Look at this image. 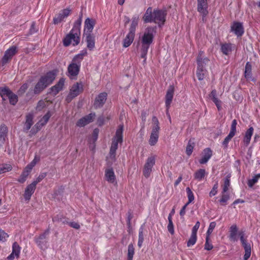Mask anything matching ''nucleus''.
I'll return each mask as SVG.
<instances>
[{
    "instance_id": "obj_61",
    "label": "nucleus",
    "mask_w": 260,
    "mask_h": 260,
    "mask_svg": "<svg viewBox=\"0 0 260 260\" xmlns=\"http://www.w3.org/2000/svg\"><path fill=\"white\" fill-rule=\"evenodd\" d=\"M217 184H215L213 186L212 189L210 192V196H214L217 193Z\"/></svg>"
},
{
    "instance_id": "obj_3",
    "label": "nucleus",
    "mask_w": 260,
    "mask_h": 260,
    "mask_svg": "<svg viewBox=\"0 0 260 260\" xmlns=\"http://www.w3.org/2000/svg\"><path fill=\"white\" fill-rule=\"evenodd\" d=\"M56 77V73L51 71L42 76L35 86L34 93L39 94L48 86L51 84Z\"/></svg>"
},
{
    "instance_id": "obj_16",
    "label": "nucleus",
    "mask_w": 260,
    "mask_h": 260,
    "mask_svg": "<svg viewBox=\"0 0 260 260\" xmlns=\"http://www.w3.org/2000/svg\"><path fill=\"white\" fill-rule=\"evenodd\" d=\"M174 92V87L172 85H170L167 91L165 96V104L167 108V114H168V110L172 103Z\"/></svg>"
},
{
    "instance_id": "obj_44",
    "label": "nucleus",
    "mask_w": 260,
    "mask_h": 260,
    "mask_svg": "<svg viewBox=\"0 0 260 260\" xmlns=\"http://www.w3.org/2000/svg\"><path fill=\"white\" fill-rule=\"evenodd\" d=\"M259 178H260V173L254 176L252 178V179L248 180V186L250 187H252L253 186V185L257 182L258 179Z\"/></svg>"
},
{
    "instance_id": "obj_63",
    "label": "nucleus",
    "mask_w": 260,
    "mask_h": 260,
    "mask_svg": "<svg viewBox=\"0 0 260 260\" xmlns=\"http://www.w3.org/2000/svg\"><path fill=\"white\" fill-rule=\"evenodd\" d=\"M213 102L216 105L218 110H220V108H221V105H220L221 101L217 99L216 100H215L214 101H213Z\"/></svg>"
},
{
    "instance_id": "obj_57",
    "label": "nucleus",
    "mask_w": 260,
    "mask_h": 260,
    "mask_svg": "<svg viewBox=\"0 0 260 260\" xmlns=\"http://www.w3.org/2000/svg\"><path fill=\"white\" fill-rule=\"evenodd\" d=\"M200 222L197 221L192 229V232H191L192 234L197 235V231L200 227Z\"/></svg>"
},
{
    "instance_id": "obj_64",
    "label": "nucleus",
    "mask_w": 260,
    "mask_h": 260,
    "mask_svg": "<svg viewBox=\"0 0 260 260\" xmlns=\"http://www.w3.org/2000/svg\"><path fill=\"white\" fill-rule=\"evenodd\" d=\"M99 131L97 128L94 129L92 135H93V137L94 138V140L97 139L98 134H99Z\"/></svg>"
},
{
    "instance_id": "obj_25",
    "label": "nucleus",
    "mask_w": 260,
    "mask_h": 260,
    "mask_svg": "<svg viewBox=\"0 0 260 260\" xmlns=\"http://www.w3.org/2000/svg\"><path fill=\"white\" fill-rule=\"evenodd\" d=\"M231 29L237 36H241L244 32V29L242 23L234 22L231 26Z\"/></svg>"
},
{
    "instance_id": "obj_6",
    "label": "nucleus",
    "mask_w": 260,
    "mask_h": 260,
    "mask_svg": "<svg viewBox=\"0 0 260 260\" xmlns=\"http://www.w3.org/2000/svg\"><path fill=\"white\" fill-rule=\"evenodd\" d=\"M123 125H120L117 129L116 135L113 139L112 143L110 150V155L112 158H114L115 154L118 148V143L122 142Z\"/></svg>"
},
{
    "instance_id": "obj_58",
    "label": "nucleus",
    "mask_w": 260,
    "mask_h": 260,
    "mask_svg": "<svg viewBox=\"0 0 260 260\" xmlns=\"http://www.w3.org/2000/svg\"><path fill=\"white\" fill-rule=\"evenodd\" d=\"M28 86L27 83H25L23 84L21 87L20 88L19 90V92L21 94H22L25 92L26 89L28 88Z\"/></svg>"
},
{
    "instance_id": "obj_48",
    "label": "nucleus",
    "mask_w": 260,
    "mask_h": 260,
    "mask_svg": "<svg viewBox=\"0 0 260 260\" xmlns=\"http://www.w3.org/2000/svg\"><path fill=\"white\" fill-rule=\"evenodd\" d=\"M229 195L228 193H226V192L223 193V191H222L221 198L219 200V202L221 205H225L226 204V202L229 200Z\"/></svg>"
},
{
    "instance_id": "obj_8",
    "label": "nucleus",
    "mask_w": 260,
    "mask_h": 260,
    "mask_svg": "<svg viewBox=\"0 0 260 260\" xmlns=\"http://www.w3.org/2000/svg\"><path fill=\"white\" fill-rule=\"evenodd\" d=\"M156 158V155H152L147 158L143 169V175L146 178L149 177L152 168L155 164Z\"/></svg>"
},
{
    "instance_id": "obj_10",
    "label": "nucleus",
    "mask_w": 260,
    "mask_h": 260,
    "mask_svg": "<svg viewBox=\"0 0 260 260\" xmlns=\"http://www.w3.org/2000/svg\"><path fill=\"white\" fill-rule=\"evenodd\" d=\"M83 89V85L81 83L77 82L74 84L70 89L69 94L67 97L66 100L67 102L68 103L71 102L73 98L82 92Z\"/></svg>"
},
{
    "instance_id": "obj_26",
    "label": "nucleus",
    "mask_w": 260,
    "mask_h": 260,
    "mask_svg": "<svg viewBox=\"0 0 260 260\" xmlns=\"http://www.w3.org/2000/svg\"><path fill=\"white\" fill-rule=\"evenodd\" d=\"M95 22L93 19L87 18L85 21L84 32L87 34H90L92 32Z\"/></svg>"
},
{
    "instance_id": "obj_55",
    "label": "nucleus",
    "mask_w": 260,
    "mask_h": 260,
    "mask_svg": "<svg viewBox=\"0 0 260 260\" xmlns=\"http://www.w3.org/2000/svg\"><path fill=\"white\" fill-rule=\"evenodd\" d=\"M8 237V235L4 231L0 229V241H5Z\"/></svg>"
},
{
    "instance_id": "obj_62",
    "label": "nucleus",
    "mask_w": 260,
    "mask_h": 260,
    "mask_svg": "<svg viewBox=\"0 0 260 260\" xmlns=\"http://www.w3.org/2000/svg\"><path fill=\"white\" fill-rule=\"evenodd\" d=\"M188 204H186L181 209V210H180V216H183L185 214V209L186 208V207L187 206Z\"/></svg>"
},
{
    "instance_id": "obj_30",
    "label": "nucleus",
    "mask_w": 260,
    "mask_h": 260,
    "mask_svg": "<svg viewBox=\"0 0 260 260\" xmlns=\"http://www.w3.org/2000/svg\"><path fill=\"white\" fill-rule=\"evenodd\" d=\"M64 83V79L63 78L60 79L55 85L51 87L52 93L54 94H57L59 91L62 89Z\"/></svg>"
},
{
    "instance_id": "obj_54",
    "label": "nucleus",
    "mask_w": 260,
    "mask_h": 260,
    "mask_svg": "<svg viewBox=\"0 0 260 260\" xmlns=\"http://www.w3.org/2000/svg\"><path fill=\"white\" fill-rule=\"evenodd\" d=\"M213 248V246L210 243V238L206 237V243L205 244V249L207 250H210Z\"/></svg>"
},
{
    "instance_id": "obj_40",
    "label": "nucleus",
    "mask_w": 260,
    "mask_h": 260,
    "mask_svg": "<svg viewBox=\"0 0 260 260\" xmlns=\"http://www.w3.org/2000/svg\"><path fill=\"white\" fill-rule=\"evenodd\" d=\"M251 70L252 66L250 62L246 63L245 69V77L247 79H250L251 78Z\"/></svg>"
},
{
    "instance_id": "obj_32",
    "label": "nucleus",
    "mask_w": 260,
    "mask_h": 260,
    "mask_svg": "<svg viewBox=\"0 0 260 260\" xmlns=\"http://www.w3.org/2000/svg\"><path fill=\"white\" fill-rule=\"evenodd\" d=\"M254 129L252 127H249L245 133L243 139L244 143L247 146L250 141L251 136L253 135Z\"/></svg>"
},
{
    "instance_id": "obj_27",
    "label": "nucleus",
    "mask_w": 260,
    "mask_h": 260,
    "mask_svg": "<svg viewBox=\"0 0 260 260\" xmlns=\"http://www.w3.org/2000/svg\"><path fill=\"white\" fill-rule=\"evenodd\" d=\"M51 117L49 112H48L35 125V127L38 129H40L43 126L45 125Z\"/></svg>"
},
{
    "instance_id": "obj_4",
    "label": "nucleus",
    "mask_w": 260,
    "mask_h": 260,
    "mask_svg": "<svg viewBox=\"0 0 260 260\" xmlns=\"http://www.w3.org/2000/svg\"><path fill=\"white\" fill-rule=\"evenodd\" d=\"M154 29L152 27H147L141 38V56L145 58L148 49L152 43L153 39Z\"/></svg>"
},
{
    "instance_id": "obj_39",
    "label": "nucleus",
    "mask_w": 260,
    "mask_h": 260,
    "mask_svg": "<svg viewBox=\"0 0 260 260\" xmlns=\"http://www.w3.org/2000/svg\"><path fill=\"white\" fill-rule=\"evenodd\" d=\"M221 51L225 55H228L232 50V45L231 44H224L221 45Z\"/></svg>"
},
{
    "instance_id": "obj_5",
    "label": "nucleus",
    "mask_w": 260,
    "mask_h": 260,
    "mask_svg": "<svg viewBox=\"0 0 260 260\" xmlns=\"http://www.w3.org/2000/svg\"><path fill=\"white\" fill-rule=\"evenodd\" d=\"M87 54L86 51H83L82 53L76 55L73 60L72 62L69 66L68 68L69 76L71 77L76 76L79 72L80 61L83 59V56Z\"/></svg>"
},
{
    "instance_id": "obj_33",
    "label": "nucleus",
    "mask_w": 260,
    "mask_h": 260,
    "mask_svg": "<svg viewBox=\"0 0 260 260\" xmlns=\"http://www.w3.org/2000/svg\"><path fill=\"white\" fill-rule=\"evenodd\" d=\"M139 20V17L138 16H135L132 18V21L131 23V25L129 28V32H131L132 34L135 35V30L136 27L137 26L138 24Z\"/></svg>"
},
{
    "instance_id": "obj_13",
    "label": "nucleus",
    "mask_w": 260,
    "mask_h": 260,
    "mask_svg": "<svg viewBox=\"0 0 260 260\" xmlns=\"http://www.w3.org/2000/svg\"><path fill=\"white\" fill-rule=\"evenodd\" d=\"M237 124V123L236 119H234L232 121L230 132L228 135V136L226 137V138L224 139V141L222 142V145L224 146V148H226L228 147L229 142L231 141L232 138L235 136L236 132Z\"/></svg>"
},
{
    "instance_id": "obj_38",
    "label": "nucleus",
    "mask_w": 260,
    "mask_h": 260,
    "mask_svg": "<svg viewBox=\"0 0 260 260\" xmlns=\"http://www.w3.org/2000/svg\"><path fill=\"white\" fill-rule=\"evenodd\" d=\"M40 156L35 155L34 159L28 164L25 168L28 170L29 171L31 172L32 168L36 166V165L40 161Z\"/></svg>"
},
{
    "instance_id": "obj_17",
    "label": "nucleus",
    "mask_w": 260,
    "mask_h": 260,
    "mask_svg": "<svg viewBox=\"0 0 260 260\" xmlns=\"http://www.w3.org/2000/svg\"><path fill=\"white\" fill-rule=\"evenodd\" d=\"M36 186L35 183H31L28 185L25 189L23 197L25 200L27 201H29L31 198L32 194L34 193Z\"/></svg>"
},
{
    "instance_id": "obj_41",
    "label": "nucleus",
    "mask_w": 260,
    "mask_h": 260,
    "mask_svg": "<svg viewBox=\"0 0 260 260\" xmlns=\"http://www.w3.org/2000/svg\"><path fill=\"white\" fill-rule=\"evenodd\" d=\"M135 253V248L133 244H130L128 246L127 250V260H133Z\"/></svg>"
},
{
    "instance_id": "obj_47",
    "label": "nucleus",
    "mask_w": 260,
    "mask_h": 260,
    "mask_svg": "<svg viewBox=\"0 0 260 260\" xmlns=\"http://www.w3.org/2000/svg\"><path fill=\"white\" fill-rule=\"evenodd\" d=\"M48 104V102L47 101L41 100L38 102L36 109L37 110L40 111L47 106Z\"/></svg>"
},
{
    "instance_id": "obj_20",
    "label": "nucleus",
    "mask_w": 260,
    "mask_h": 260,
    "mask_svg": "<svg viewBox=\"0 0 260 260\" xmlns=\"http://www.w3.org/2000/svg\"><path fill=\"white\" fill-rule=\"evenodd\" d=\"M8 129L5 125L0 126V149L2 148L6 142Z\"/></svg>"
},
{
    "instance_id": "obj_60",
    "label": "nucleus",
    "mask_w": 260,
    "mask_h": 260,
    "mask_svg": "<svg viewBox=\"0 0 260 260\" xmlns=\"http://www.w3.org/2000/svg\"><path fill=\"white\" fill-rule=\"evenodd\" d=\"M69 225L73 228L76 230H78L80 228V224L76 222H71L69 223Z\"/></svg>"
},
{
    "instance_id": "obj_31",
    "label": "nucleus",
    "mask_w": 260,
    "mask_h": 260,
    "mask_svg": "<svg viewBox=\"0 0 260 260\" xmlns=\"http://www.w3.org/2000/svg\"><path fill=\"white\" fill-rule=\"evenodd\" d=\"M135 37V34L128 32L123 41V47H127L133 43Z\"/></svg>"
},
{
    "instance_id": "obj_49",
    "label": "nucleus",
    "mask_w": 260,
    "mask_h": 260,
    "mask_svg": "<svg viewBox=\"0 0 260 260\" xmlns=\"http://www.w3.org/2000/svg\"><path fill=\"white\" fill-rule=\"evenodd\" d=\"M186 191L187 193V197L188 199V201L187 203V204H189L194 200V198L193 194L189 187H187Z\"/></svg>"
},
{
    "instance_id": "obj_11",
    "label": "nucleus",
    "mask_w": 260,
    "mask_h": 260,
    "mask_svg": "<svg viewBox=\"0 0 260 260\" xmlns=\"http://www.w3.org/2000/svg\"><path fill=\"white\" fill-rule=\"evenodd\" d=\"M238 235L240 237L241 242L245 250V254L244 255V260H247L251 255V246L248 243L244 238V232L241 231L238 232Z\"/></svg>"
},
{
    "instance_id": "obj_23",
    "label": "nucleus",
    "mask_w": 260,
    "mask_h": 260,
    "mask_svg": "<svg viewBox=\"0 0 260 260\" xmlns=\"http://www.w3.org/2000/svg\"><path fill=\"white\" fill-rule=\"evenodd\" d=\"M12 249H13L11 254L7 257L8 260H13L15 257L17 258L19 257L20 251V247L17 243L14 242L13 243Z\"/></svg>"
},
{
    "instance_id": "obj_15",
    "label": "nucleus",
    "mask_w": 260,
    "mask_h": 260,
    "mask_svg": "<svg viewBox=\"0 0 260 260\" xmlns=\"http://www.w3.org/2000/svg\"><path fill=\"white\" fill-rule=\"evenodd\" d=\"M95 117V113H90L89 114L80 119L77 122L76 125L78 127H83L92 122Z\"/></svg>"
},
{
    "instance_id": "obj_24",
    "label": "nucleus",
    "mask_w": 260,
    "mask_h": 260,
    "mask_svg": "<svg viewBox=\"0 0 260 260\" xmlns=\"http://www.w3.org/2000/svg\"><path fill=\"white\" fill-rule=\"evenodd\" d=\"M107 94L105 92L100 93L95 99L94 105L96 108H99L104 104L107 99Z\"/></svg>"
},
{
    "instance_id": "obj_51",
    "label": "nucleus",
    "mask_w": 260,
    "mask_h": 260,
    "mask_svg": "<svg viewBox=\"0 0 260 260\" xmlns=\"http://www.w3.org/2000/svg\"><path fill=\"white\" fill-rule=\"evenodd\" d=\"M8 99H9L10 104L13 105H15L18 101L17 96L13 92H12Z\"/></svg>"
},
{
    "instance_id": "obj_50",
    "label": "nucleus",
    "mask_w": 260,
    "mask_h": 260,
    "mask_svg": "<svg viewBox=\"0 0 260 260\" xmlns=\"http://www.w3.org/2000/svg\"><path fill=\"white\" fill-rule=\"evenodd\" d=\"M197 235L192 234L187 242V246L190 247L193 245L197 241Z\"/></svg>"
},
{
    "instance_id": "obj_45",
    "label": "nucleus",
    "mask_w": 260,
    "mask_h": 260,
    "mask_svg": "<svg viewBox=\"0 0 260 260\" xmlns=\"http://www.w3.org/2000/svg\"><path fill=\"white\" fill-rule=\"evenodd\" d=\"M194 143L193 142H191V141H189L188 142V144L186 147V154L188 156H190L191 155V154L192 153L193 148H194Z\"/></svg>"
},
{
    "instance_id": "obj_19",
    "label": "nucleus",
    "mask_w": 260,
    "mask_h": 260,
    "mask_svg": "<svg viewBox=\"0 0 260 260\" xmlns=\"http://www.w3.org/2000/svg\"><path fill=\"white\" fill-rule=\"evenodd\" d=\"M105 176L106 180L108 182L111 183L117 184V182L116 181V176L112 169L110 168L106 169L105 170Z\"/></svg>"
},
{
    "instance_id": "obj_1",
    "label": "nucleus",
    "mask_w": 260,
    "mask_h": 260,
    "mask_svg": "<svg viewBox=\"0 0 260 260\" xmlns=\"http://www.w3.org/2000/svg\"><path fill=\"white\" fill-rule=\"evenodd\" d=\"M81 24V19H78L75 22L73 28L63 40V45L65 46H68L71 44L75 46L79 43Z\"/></svg>"
},
{
    "instance_id": "obj_2",
    "label": "nucleus",
    "mask_w": 260,
    "mask_h": 260,
    "mask_svg": "<svg viewBox=\"0 0 260 260\" xmlns=\"http://www.w3.org/2000/svg\"><path fill=\"white\" fill-rule=\"evenodd\" d=\"M151 7H149L146 10L144 15L142 17V20L145 23L154 22L158 24H164L166 21V12L165 10L160 9H154V19L150 17L151 15Z\"/></svg>"
},
{
    "instance_id": "obj_36",
    "label": "nucleus",
    "mask_w": 260,
    "mask_h": 260,
    "mask_svg": "<svg viewBox=\"0 0 260 260\" xmlns=\"http://www.w3.org/2000/svg\"><path fill=\"white\" fill-rule=\"evenodd\" d=\"M206 175L205 169H201L197 171L194 173V178L199 181H201L204 178Z\"/></svg>"
},
{
    "instance_id": "obj_42",
    "label": "nucleus",
    "mask_w": 260,
    "mask_h": 260,
    "mask_svg": "<svg viewBox=\"0 0 260 260\" xmlns=\"http://www.w3.org/2000/svg\"><path fill=\"white\" fill-rule=\"evenodd\" d=\"M206 73L205 69L198 68L197 71V75L199 80H202L204 79Z\"/></svg>"
},
{
    "instance_id": "obj_59",
    "label": "nucleus",
    "mask_w": 260,
    "mask_h": 260,
    "mask_svg": "<svg viewBox=\"0 0 260 260\" xmlns=\"http://www.w3.org/2000/svg\"><path fill=\"white\" fill-rule=\"evenodd\" d=\"M167 228L168 231L171 235H173L174 234V225L173 222L169 223Z\"/></svg>"
},
{
    "instance_id": "obj_56",
    "label": "nucleus",
    "mask_w": 260,
    "mask_h": 260,
    "mask_svg": "<svg viewBox=\"0 0 260 260\" xmlns=\"http://www.w3.org/2000/svg\"><path fill=\"white\" fill-rule=\"evenodd\" d=\"M11 170L12 167L11 166H7V167L0 166V174L10 171Z\"/></svg>"
},
{
    "instance_id": "obj_7",
    "label": "nucleus",
    "mask_w": 260,
    "mask_h": 260,
    "mask_svg": "<svg viewBox=\"0 0 260 260\" xmlns=\"http://www.w3.org/2000/svg\"><path fill=\"white\" fill-rule=\"evenodd\" d=\"M152 120L153 126L152 127V131L149 140V143L151 146H154L157 143L158 141L159 131L160 128L159 126V122L157 118L156 117L153 116Z\"/></svg>"
},
{
    "instance_id": "obj_14",
    "label": "nucleus",
    "mask_w": 260,
    "mask_h": 260,
    "mask_svg": "<svg viewBox=\"0 0 260 260\" xmlns=\"http://www.w3.org/2000/svg\"><path fill=\"white\" fill-rule=\"evenodd\" d=\"M49 233V230H47L44 233L41 234L36 240L38 245L43 250H46L48 248L47 242L46 239Z\"/></svg>"
},
{
    "instance_id": "obj_21",
    "label": "nucleus",
    "mask_w": 260,
    "mask_h": 260,
    "mask_svg": "<svg viewBox=\"0 0 260 260\" xmlns=\"http://www.w3.org/2000/svg\"><path fill=\"white\" fill-rule=\"evenodd\" d=\"M198 68L205 69V66L209 62V60L203 55V52L200 51L197 57Z\"/></svg>"
},
{
    "instance_id": "obj_29",
    "label": "nucleus",
    "mask_w": 260,
    "mask_h": 260,
    "mask_svg": "<svg viewBox=\"0 0 260 260\" xmlns=\"http://www.w3.org/2000/svg\"><path fill=\"white\" fill-rule=\"evenodd\" d=\"M230 239L232 241H237L238 240L237 235L238 233V228L236 224H233L230 228Z\"/></svg>"
},
{
    "instance_id": "obj_52",
    "label": "nucleus",
    "mask_w": 260,
    "mask_h": 260,
    "mask_svg": "<svg viewBox=\"0 0 260 260\" xmlns=\"http://www.w3.org/2000/svg\"><path fill=\"white\" fill-rule=\"evenodd\" d=\"M109 119V116H107L106 117H105L103 116H101L99 117L98 119V124L99 125H102L104 124L105 121H108Z\"/></svg>"
},
{
    "instance_id": "obj_46",
    "label": "nucleus",
    "mask_w": 260,
    "mask_h": 260,
    "mask_svg": "<svg viewBox=\"0 0 260 260\" xmlns=\"http://www.w3.org/2000/svg\"><path fill=\"white\" fill-rule=\"evenodd\" d=\"M144 241L143 231V229L141 228L139 230V239L138 242V246L139 248H141L142 246V244Z\"/></svg>"
},
{
    "instance_id": "obj_34",
    "label": "nucleus",
    "mask_w": 260,
    "mask_h": 260,
    "mask_svg": "<svg viewBox=\"0 0 260 260\" xmlns=\"http://www.w3.org/2000/svg\"><path fill=\"white\" fill-rule=\"evenodd\" d=\"M12 91L7 87L0 88V94L3 100L8 99L12 93Z\"/></svg>"
},
{
    "instance_id": "obj_12",
    "label": "nucleus",
    "mask_w": 260,
    "mask_h": 260,
    "mask_svg": "<svg viewBox=\"0 0 260 260\" xmlns=\"http://www.w3.org/2000/svg\"><path fill=\"white\" fill-rule=\"evenodd\" d=\"M71 12L72 10L70 8H67L61 10L59 13L53 18V23L54 24H57L61 22L70 15Z\"/></svg>"
},
{
    "instance_id": "obj_18",
    "label": "nucleus",
    "mask_w": 260,
    "mask_h": 260,
    "mask_svg": "<svg viewBox=\"0 0 260 260\" xmlns=\"http://www.w3.org/2000/svg\"><path fill=\"white\" fill-rule=\"evenodd\" d=\"M207 0H198V11L203 16H206L208 14Z\"/></svg>"
},
{
    "instance_id": "obj_9",
    "label": "nucleus",
    "mask_w": 260,
    "mask_h": 260,
    "mask_svg": "<svg viewBox=\"0 0 260 260\" xmlns=\"http://www.w3.org/2000/svg\"><path fill=\"white\" fill-rule=\"evenodd\" d=\"M18 48L16 46H12L7 49L4 54L1 60L2 66H4L8 63L12 58V57L17 53Z\"/></svg>"
},
{
    "instance_id": "obj_22",
    "label": "nucleus",
    "mask_w": 260,
    "mask_h": 260,
    "mask_svg": "<svg viewBox=\"0 0 260 260\" xmlns=\"http://www.w3.org/2000/svg\"><path fill=\"white\" fill-rule=\"evenodd\" d=\"M212 155V151L209 148H207L203 150V155L200 159L199 162L201 164H206Z\"/></svg>"
},
{
    "instance_id": "obj_43",
    "label": "nucleus",
    "mask_w": 260,
    "mask_h": 260,
    "mask_svg": "<svg viewBox=\"0 0 260 260\" xmlns=\"http://www.w3.org/2000/svg\"><path fill=\"white\" fill-rule=\"evenodd\" d=\"M230 176L228 175L226 176V177L225 178L224 180V184L223 186V193H225L229 189V187L230 185Z\"/></svg>"
},
{
    "instance_id": "obj_37",
    "label": "nucleus",
    "mask_w": 260,
    "mask_h": 260,
    "mask_svg": "<svg viewBox=\"0 0 260 260\" xmlns=\"http://www.w3.org/2000/svg\"><path fill=\"white\" fill-rule=\"evenodd\" d=\"M30 173V171L24 168L19 178L17 179V181L20 183H23L26 180Z\"/></svg>"
},
{
    "instance_id": "obj_35",
    "label": "nucleus",
    "mask_w": 260,
    "mask_h": 260,
    "mask_svg": "<svg viewBox=\"0 0 260 260\" xmlns=\"http://www.w3.org/2000/svg\"><path fill=\"white\" fill-rule=\"evenodd\" d=\"M87 46L92 50L94 47V38L91 34L86 35Z\"/></svg>"
},
{
    "instance_id": "obj_28",
    "label": "nucleus",
    "mask_w": 260,
    "mask_h": 260,
    "mask_svg": "<svg viewBox=\"0 0 260 260\" xmlns=\"http://www.w3.org/2000/svg\"><path fill=\"white\" fill-rule=\"evenodd\" d=\"M34 115L29 113L26 116V120L24 125V131L27 132L34 124Z\"/></svg>"
},
{
    "instance_id": "obj_53",
    "label": "nucleus",
    "mask_w": 260,
    "mask_h": 260,
    "mask_svg": "<svg viewBox=\"0 0 260 260\" xmlns=\"http://www.w3.org/2000/svg\"><path fill=\"white\" fill-rule=\"evenodd\" d=\"M46 173H41L37 178L36 180L35 181H34L32 183H35V185L36 186L38 183L41 181L46 176Z\"/></svg>"
}]
</instances>
